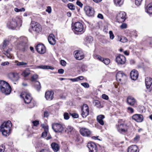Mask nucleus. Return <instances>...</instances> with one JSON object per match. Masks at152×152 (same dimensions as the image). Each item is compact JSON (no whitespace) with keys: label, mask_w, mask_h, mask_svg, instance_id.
<instances>
[{"label":"nucleus","mask_w":152,"mask_h":152,"mask_svg":"<svg viewBox=\"0 0 152 152\" xmlns=\"http://www.w3.org/2000/svg\"><path fill=\"white\" fill-rule=\"evenodd\" d=\"M12 124L10 121L4 122L0 126V131L2 135L5 137L8 136L10 133V131Z\"/></svg>","instance_id":"obj_1"},{"label":"nucleus","mask_w":152,"mask_h":152,"mask_svg":"<svg viewBox=\"0 0 152 152\" xmlns=\"http://www.w3.org/2000/svg\"><path fill=\"white\" fill-rule=\"evenodd\" d=\"M20 96L21 98L23 99L25 103H33V104L31 105V107H34L36 105V102L32 100V98L30 94L28 92H23L21 93Z\"/></svg>","instance_id":"obj_2"},{"label":"nucleus","mask_w":152,"mask_h":152,"mask_svg":"<svg viewBox=\"0 0 152 152\" xmlns=\"http://www.w3.org/2000/svg\"><path fill=\"white\" fill-rule=\"evenodd\" d=\"M0 91L6 95L9 94L11 91V88L8 83L3 80H0Z\"/></svg>","instance_id":"obj_3"},{"label":"nucleus","mask_w":152,"mask_h":152,"mask_svg":"<svg viewBox=\"0 0 152 152\" xmlns=\"http://www.w3.org/2000/svg\"><path fill=\"white\" fill-rule=\"evenodd\" d=\"M115 128L119 133L124 134L127 133L129 127L127 124L121 123V120H119L115 125Z\"/></svg>","instance_id":"obj_4"},{"label":"nucleus","mask_w":152,"mask_h":152,"mask_svg":"<svg viewBox=\"0 0 152 152\" xmlns=\"http://www.w3.org/2000/svg\"><path fill=\"white\" fill-rule=\"evenodd\" d=\"M20 50L25 51L27 48L28 46V39L26 37H21L20 38Z\"/></svg>","instance_id":"obj_5"},{"label":"nucleus","mask_w":152,"mask_h":152,"mask_svg":"<svg viewBox=\"0 0 152 152\" xmlns=\"http://www.w3.org/2000/svg\"><path fill=\"white\" fill-rule=\"evenodd\" d=\"M52 128L56 133H61L64 129V126L58 123H54L52 125Z\"/></svg>","instance_id":"obj_6"},{"label":"nucleus","mask_w":152,"mask_h":152,"mask_svg":"<svg viewBox=\"0 0 152 152\" xmlns=\"http://www.w3.org/2000/svg\"><path fill=\"white\" fill-rule=\"evenodd\" d=\"M31 28L36 33H38L42 30L41 26L37 22L31 21L30 24Z\"/></svg>","instance_id":"obj_7"},{"label":"nucleus","mask_w":152,"mask_h":152,"mask_svg":"<svg viewBox=\"0 0 152 152\" xmlns=\"http://www.w3.org/2000/svg\"><path fill=\"white\" fill-rule=\"evenodd\" d=\"M126 13L124 12H121L117 15L116 19L119 23H121L125 21L126 19Z\"/></svg>","instance_id":"obj_8"},{"label":"nucleus","mask_w":152,"mask_h":152,"mask_svg":"<svg viewBox=\"0 0 152 152\" xmlns=\"http://www.w3.org/2000/svg\"><path fill=\"white\" fill-rule=\"evenodd\" d=\"M115 60L118 64L123 65L125 63L126 58L124 55H119L116 57Z\"/></svg>","instance_id":"obj_9"},{"label":"nucleus","mask_w":152,"mask_h":152,"mask_svg":"<svg viewBox=\"0 0 152 152\" xmlns=\"http://www.w3.org/2000/svg\"><path fill=\"white\" fill-rule=\"evenodd\" d=\"M8 76L9 78L14 81H18L19 79L18 73L15 71L9 73Z\"/></svg>","instance_id":"obj_10"},{"label":"nucleus","mask_w":152,"mask_h":152,"mask_svg":"<svg viewBox=\"0 0 152 152\" xmlns=\"http://www.w3.org/2000/svg\"><path fill=\"white\" fill-rule=\"evenodd\" d=\"M146 86L147 90L150 92L152 89V79L151 77H147L145 79Z\"/></svg>","instance_id":"obj_11"},{"label":"nucleus","mask_w":152,"mask_h":152,"mask_svg":"<svg viewBox=\"0 0 152 152\" xmlns=\"http://www.w3.org/2000/svg\"><path fill=\"white\" fill-rule=\"evenodd\" d=\"M89 114V109L87 105L85 104L83 105L82 108L81 115L83 118H86Z\"/></svg>","instance_id":"obj_12"},{"label":"nucleus","mask_w":152,"mask_h":152,"mask_svg":"<svg viewBox=\"0 0 152 152\" xmlns=\"http://www.w3.org/2000/svg\"><path fill=\"white\" fill-rule=\"evenodd\" d=\"M18 24L16 20L15 19H12L11 21L8 22L7 24V26L9 28L12 29H14L17 26Z\"/></svg>","instance_id":"obj_13"},{"label":"nucleus","mask_w":152,"mask_h":152,"mask_svg":"<svg viewBox=\"0 0 152 152\" xmlns=\"http://www.w3.org/2000/svg\"><path fill=\"white\" fill-rule=\"evenodd\" d=\"M84 10L86 14L88 16H93L94 14V9L88 6L85 7Z\"/></svg>","instance_id":"obj_14"},{"label":"nucleus","mask_w":152,"mask_h":152,"mask_svg":"<svg viewBox=\"0 0 152 152\" xmlns=\"http://www.w3.org/2000/svg\"><path fill=\"white\" fill-rule=\"evenodd\" d=\"M37 51L40 54H44L46 52V48L42 44H38L36 47Z\"/></svg>","instance_id":"obj_15"},{"label":"nucleus","mask_w":152,"mask_h":152,"mask_svg":"<svg viewBox=\"0 0 152 152\" xmlns=\"http://www.w3.org/2000/svg\"><path fill=\"white\" fill-rule=\"evenodd\" d=\"M87 146L89 150V152H97V149L95 144L91 142L88 144Z\"/></svg>","instance_id":"obj_16"},{"label":"nucleus","mask_w":152,"mask_h":152,"mask_svg":"<svg viewBox=\"0 0 152 152\" xmlns=\"http://www.w3.org/2000/svg\"><path fill=\"white\" fill-rule=\"evenodd\" d=\"M74 28L76 31L78 32H82L83 29V25L79 22L75 23L74 25Z\"/></svg>","instance_id":"obj_17"},{"label":"nucleus","mask_w":152,"mask_h":152,"mask_svg":"<svg viewBox=\"0 0 152 152\" xmlns=\"http://www.w3.org/2000/svg\"><path fill=\"white\" fill-rule=\"evenodd\" d=\"M80 134L83 136L88 137L91 134L90 131L88 129L82 128L80 129Z\"/></svg>","instance_id":"obj_18"},{"label":"nucleus","mask_w":152,"mask_h":152,"mask_svg":"<svg viewBox=\"0 0 152 152\" xmlns=\"http://www.w3.org/2000/svg\"><path fill=\"white\" fill-rule=\"evenodd\" d=\"M126 77V75L121 71L118 72L116 75V79L118 81H121V80H123Z\"/></svg>","instance_id":"obj_19"},{"label":"nucleus","mask_w":152,"mask_h":152,"mask_svg":"<svg viewBox=\"0 0 152 152\" xmlns=\"http://www.w3.org/2000/svg\"><path fill=\"white\" fill-rule=\"evenodd\" d=\"M132 118L137 122H142L143 120V117L142 115L140 114H135L132 116Z\"/></svg>","instance_id":"obj_20"},{"label":"nucleus","mask_w":152,"mask_h":152,"mask_svg":"<svg viewBox=\"0 0 152 152\" xmlns=\"http://www.w3.org/2000/svg\"><path fill=\"white\" fill-rule=\"evenodd\" d=\"M74 54V56L77 60H80L84 58L83 54L77 50L75 51Z\"/></svg>","instance_id":"obj_21"},{"label":"nucleus","mask_w":152,"mask_h":152,"mask_svg":"<svg viewBox=\"0 0 152 152\" xmlns=\"http://www.w3.org/2000/svg\"><path fill=\"white\" fill-rule=\"evenodd\" d=\"M130 76L132 80H136L138 77V72L134 69L133 70L130 72Z\"/></svg>","instance_id":"obj_22"},{"label":"nucleus","mask_w":152,"mask_h":152,"mask_svg":"<svg viewBox=\"0 0 152 152\" xmlns=\"http://www.w3.org/2000/svg\"><path fill=\"white\" fill-rule=\"evenodd\" d=\"M53 92L52 91H48L46 92L45 97L47 100H51L53 98Z\"/></svg>","instance_id":"obj_23"},{"label":"nucleus","mask_w":152,"mask_h":152,"mask_svg":"<svg viewBox=\"0 0 152 152\" xmlns=\"http://www.w3.org/2000/svg\"><path fill=\"white\" fill-rule=\"evenodd\" d=\"M48 40L49 43L51 45H53L56 44L55 37L53 34H50L48 37Z\"/></svg>","instance_id":"obj_24"},{"label":"nucleus","mask_w":152,"mask_h":152,"mask_svg":"<svg viewBox=\"0 0 152 152\" xmlns=\"http://www.w3.org/2000/svg\"><path fill=\"white\" fill-rule=\"evenodd\" d=\"M127 103L131 106H134L136 102L135 99L132 96H129L127 99Z\"/></svg>","instance_id":"obj_25"},{"label":"nucleus","mask_w":152,"mask_h":152,"mask_svg":"<svg viewBox=\"0 0 152 152\" xmlns=\"http://www.w3.org/2000/svg\"><path fill=\"white\" fill-rule=\"evenodd\" d=\"M128 152H139V150L136 145H132L128 148Z\"/></svg>","instance_id":"obj_26"},{"label":"nucleus","mask_w":152,"mask_h":152,"mask_svg":"<svg viewBox=\"0 0 152 152\" xmlns=\"http://www.w3.org/2000/svg\"><path fill=\"white\" fill-rule=\"evenodd\" d=\"M52 148L54 152H57L59 151L60 149L59 145L55 142H53L51 145Z\"/></svg>","instance_id":"obj_27"},{"label":"nucleus","mask_w":152,"mask_h":152,"mask_svg":"<svg viewBox=\"0 0 152 152\" xmlns=\"http://www.w3.org/2000/svg\"><path fill=\"white\" fill-rule=\"evenodd\" d=\"M9 41L7 39H4L2 43L0 45L1 50H4L6 49L9 44Z\"/></svg>","instance_id":"obj_28"},{"label":"nucleus","mask_w":152,"mask_h":152,"mask_svg":"<svg viewBox=\"0 0 152 152\" xmlns=\"http://www.w3.org/2000/svg\"><path fill=\"white\" fill-rule=\"evenodd\" d=\"M104 118V116L102 115H99L97 117V120L98 122L101 125L104 124V122L103 119Z\"/></svg>","instance_id":"obj_29"},{"label":"nucleus","mask_w":152,"mask_h":152,"mask_svg":"<svg viewBox=\"0 0 152 152\" xmlns=\"http://www.w3.org/2000/svg\"><path fill=\"white\" fill-rule=\"evenodd\" d=\"M146 11L149 14H152V2L147 5L146 8Z\"/></svg>","instance_id":"obj_30"},{"label":"nucleus","mask_w":152,"mask_h":152,"mask_svg":"<svg viewBox=\"0 0 152 152\" xmlns=\"http://www.w3.org/2000/svg\"><path fill=\"white\" fill-rule=\"evenodd\" d=\"M31 74L30 70L28 69H26L24 70L21 74V75L25 77H27Z\"/></svg>","instance_id":"obj_31"},{"label":"nucleus","mask_w":152,"mask_h":152,"mask_svg":"<svg viewBox=\"0 0 152 152\" xmlns=\"http://www.w3.org/2000/svg\"><path fill=\"white\" fill-rule=\"evenodd\" d=\"M114 1L115 4L117 6H120L124 2L123 0H114Z\"/></svg>","instance_id":"obj_32"},{"label":"nucleus","mask_w":152,"mask_h":152,"mask_svg":"<svg viewBox=\"0 0 152 152\" xmlns=\"http://www.w3.org/2000/svg\"><path fill=\"white\" fill-rule=\"evenodd\" d=\"M11 50V49H9L4 52V54L8 58H12V56L9 53V51Z\"/></svg>","instance_id":"obj_33"},{"label":"nucleus","mask_w":152,"mask_h":152,"mask_svg":"<svg viewBox=\"0 0 152 152\" xmlns=\"http://www.w3.org/2000/svg\"><path fill=\"white\" fill-rule=\"evenodd\" d=\"M93 104L96 107L100 108L101 107V103L100 101L97 100H95L93 102Z\"/></svg>","instance_id":"obj_34"},{"label":"nucleus","mask_w":152,"mask_h":152,"mask_svg":"<svg viewBox=\"0 0 152 152\" xmlns=\"http://www.w3.org/2000/svg\"><path fill=\"white\" fill-rule=\"evenodd\" d=\"M118 40L119 41L123 43L126 42L127 41V38L124 37H118Z\"/></svg>","instance_id":"obj_35"},{"label":"nucleus","mask_w":152,"mask_h":152,"mask_svg":"<svg viewBox=\"0 0 152 152\" xmlns=\"http://www.w3.org/2000/svg\"><path fill=\"white\" fill-rule=\"evenodd\" d=\"M73 127L71 126H68L66 128L65 132L68 134L71 133L73 130Z\"/></svg>","instance_id":"obj_36"},{"label":"nucleus","mask_w":152,"mask_h":152,"mask_svg":"<svg viewBox=\"0 0 152 152\" xmlns=\"http://www.w3.org/2000/svg\"><path fill=\"white\" fill-rule=\"evenodd\" d=\"M35 87L36 89L38 91L40 90L41 88V86L39 82L37 81L36 82L35 84Z\"/></svg>","instance_id":"obj_37"},{"label":"nucleus","mask_w":152,"mask_h":152,"mask_svg":"<svg viewBox=\"0 0 152 152\" xmlns=\"http://www.w3.org/2000/svg\"><path fill=\"white\" fill-rule=\"evenodd\" d=\"M102 62L105 65H107L110 63V60L108 58H105V59L103 58Z\"/></svg>","instance_id":"obj_38"},{"label":"nucleus","mask_w":152,"mask_h":152,"mask_svg":"<svg viewBox=\"0 0 152 152\" xmlns=\"http://www.w3.org/2000/svg\"><path fill=\"white\" fill-rule=\"evenodd\" d=\"M68 7L72 10H74L75 9V5L72 3L68 4L67 5Z\"/></svg>","instance_id":"obj_39"},{"label":"nucleus","mask_w":152,"mask_h":152,"mask_svg":"<svg viewBox=\"0 0 152 152\" xmlns=\"http://www.w3.org/2000/svg\"><path fill=\"white\" fill-rule=\"evenodd\" d=\"M86 39L87 42L88 43H90L92 42L93 38L91 36L88 37H86Z\"/></svg>","instance_id":"obj_40"},{"label":"nucleus","mask_w":152,"mask_h":152,"mask_svg":"<svg viewBox=\"0 0 152 152\" xmlns=\"http://www.w3.org/2000/svg\"><path fill=\"white\" fill-rule=\"evenodd\" d=\"M38 75L37 74L33 75L31 77V80L32 81H34L37 79Z\"/></svg>","instance_id":"obj_41"},{"label":"nucleus","mask_w":152,"mask_h":152,"mask_svg":"<svg viewBox=\"0 0 152 152\" xmlns=\"http://www.w3.org/2000/svg\"><path fill=\"white\" fill-rule=\"evenodd\" d=\"M48 132V129H45V130H44V131L42 134V137H45L47 135V133Z\"/></svg>","instance_id":"obj_42"},{"label":"nucleus","mask_w":152,"mask_h":152,"mask_svg":"<svg viewBox=\"0 0 152 152\" xmlns=\"http://www.w3.org/2000/svg\"><path fill=\"white\" fill-rule=\"evenodd\" d=\"M94 57L96 59L99 60V61H102L103 58H102L99 55H94Z\"/></svg>","instance_id":"obj_43"},{"label":"nucleus","mask_w":152,"mask_h":152,"mask_svg":"<svg viewBox=\"0 0 152 152\" xmlns=\"http://www.w3.org/2000/svg\"><path fill=\"white\" fill-rule=\"evenodd\" d=\"M70 115L74 118H77L79 117L78 115L76 113H70Z\"/></svg>","instance_id":"obj_44"},{"label":"nucleus","mask_w":152,"mask_h":152,"mask_svg":"<svg viewBox=\"0 0 152 152\" xmlns=\"http://www.w3.org/2000/svg\"><path fill=\"white\" fill-rule=\"evenodd\" d=\"M64 118L65 120H68L69 118V114L67 113H64Z\"/></svg>","instance_id":"obj_45"},{"label":"nucleus","mask_w":152,"mask_h":152,"mask_svg":"<svg viewBox=\"0 0 152 152\" xmlns=\"http://www.w3.org/2000/svg\"><path fill=\"white\" fill-rule=\"evenodd\" d=\"M46 11L49 14L52 11V9L51 7L50 6L47 7V9L46 10Z\"/></svg>","instance_id":"obj_46"},{"label":"nucleus","mask_w":152,"mask_h":152,"mask_svg":"<svg viewBox=\"0 0 152 152\" xmlns=\"http://www.w3.org/2000/svg\"><path fill=\"white\" fill-rule=\"evenodd\" d=\"M81 85L85 88H88L89 87V84L87 83H82Z\"/></svg>","instance_id":"obj_47"},{"label":"nucleus","mask_w":152,"mask_h":152,"mask_svg":"<svg viewBox=\"0 0 152 152\" xmlns=\"http://www.w3.org/2000/svg\"><path fill=\"white\" fill-rule=\"evenodd\" d=\"M142 1L141 0H135V4L137 6H140L141 4Z\"/></svg>","instance_id":"obj_48"},{"label":"nucleus","mask_w":152,"mask_h":152,"mask_svg":"<svg viewBox=\"0 0 152 152\" xmlns=\"http://www.w3.org/2000/svg\"><path fill=\"white\" fill-rule=\"evenodd\" d=\"M81 69L83 72L87 70V66L86 65L83 64L81 66Z\"/></svg>","instance_id":"obj_49"},{"label":"nucleus","mask_w":152,"mask_h":152,"mask_svg":"<svg viewBox=\"0 0 152 152\" xmlns=\"http://www.w3.org/2000/svg\"><path fill=\"white\" fill-rule=\"evenodd\" d=\"M109 33L110 34V38L112 39H113L114 37V36L113 34L112 31H110L109 32Z\"/></svg>","instance_id":"obj_50"},{"label":"nucleus","mask_w":152,"mask_h":152,"mask_svg":"<svg viewBox=\"0 0 152 152\" xmlns=\"http://www.w3.org/2000/svg\"><path fill=\"white\" fill-rule=\"evenodd\" d=\"M5 149V147L4 145H2L0 146V152H4Z\"/></svg>","instance_id":"obj_51"},{"label":"nucleus","mask_w":152,"mask_h":152,"mask_svg":"<svg viewBox=\"0 0 152 152\" xmlns=\"http://www.w3.org/2000/svg\"><path fill=\"white\" fill-rule=\"evenodd\" d=\"M139 110H140V111L143 112L145 110L144 107L143 106H139L138 107Z\"/></svg>","instance_id":"obj_52"},{"label":"nucleus","mask_w":152,"mask_h":152,"mask_svg":"<svg viewBox=\"0 0 152 152\" xmlns=\"http://www.w3.org/2000/svg\"><path fill=\"white\" fill-rule=\"evenodd\" d=\"M33 126H37L39 124V121H33L32 122Z\"/></svg>","instance_id":"obj_53"},{"label":"nucleus","mask_w":152,"mask_h":152,"mask_svg":"<svg viewBox=\"0 0 152 152\" xmlns=\"http://www.w3.org/2000/svg\"><path fill=\"white\" fill-rule=\"evenodd\" d=\"M127 110L129 112L131 113H133L134 112L133 109L130 107H128Z\"/></svg>","instance_id":"obj_54"},{"label":"nucleus","mask_w":152,"mask_h":152,"mask_svg":"<svg viewBox=\"0 0 152 152\" xmlns=\"http://www.w3.org/2000/svg\"><path fill=\"white\" fill-rule=\"evenodd\" d=\"M60 64L62 66H65L66 65V62L64 60H61L60 61Z\"/></svg>","instance_id":"obj_55"},{"label":"nucleus","mask_w":152,"mask_h":152,"mask_svg":"<svg viewBox=\"0 0 152 152\" xmlns=\"http://www.w3.org/2000/svg\"><path fill=\"white\" fill-rule=\"evenodd\" d=\"M102 97L103 99H105L106 100H107L109 99V97L108 96L106 95V94H103L102 95Z\"/></svg>","instance_id":"obj_56"},{"label":"nucleus","mask_w":152,"mask_h":152,"mask_svg":"<svg viewBox=\"0 0 152 152\" xmlns=\"http://www.w3.org/2000/svg\"><path fill=\"white\" fill-rule=\"evenodd\" d=\"M9 64V63L8 61H6L4 62H2L1 63V65L2 66H5L6 65H8Z\"/></svg>","instance_id":"obj_57"},{"label":"nucleus","mask_w":152,"mask_h":152,"mask_svg":"<svg viewBox=\"0 0 152 152\" xmlns=\"http://www.w3.org/2000/svg\"><path fill=\"white\" fill-rule=\"evenodd\" d=\"M120 27L122 29L126 28L127 27V25L125 23H123L120 26Z\"/></svg>","instance_id":"obj_58"},{"label":"nucleus","mask_w":152,"mask_h":152,"mask_svg":"<svg viewBox=\"0 0 152 152\" xmlns=\"http://www.w3.org/2000/svg\"><path fill=\"white\" fill-rule=\"evenodd\" d=\"M77 81H78L79 80H83L84 79V77L83 76H79L77 77Z\"/></svg>","instance_id":"obj_59"},{"label":"nucleus","mask_w":152,"mask_h":152,"mask_svg":"<svg viewBox=\"0 0 152 152\" xmlns=\"http://www.w3.org/2000/svg\"><path fill=\"white\" fill-rule=\"evenodd\" d=\"M49 115V113L47 111H45L44 112V117H47Z\"/></svg>","instance_id":"obj_60"},{"label":"nucleus","mask_w":152,"mask_h":152,"mask_svg":"<svg viewBox=\"0 0 152 152\" xmlns=\"http://www.w3.org/2000/svg\"><path fill=\"white\" fill-rule=\"evenodd\" d=\"M39 67L42 69H48V68H49L48 66H40Z\"/></svg>","instance_id":"obj_61"},{"label":"nucleus","mask_w":152,"mask_h":152,"mask_svg":"<svg viewBox=\"0 0 152 152\" xmlns=\"http://www.w3.org/2000/svg\"><path fill=\"white\" fill-rule=\"evenodd\" d=\"M64 72V70L63 69H59L58 70V73L59 74H62Z\"/></svg>","instance_id":"obj_62"},{"label":"nucleus","mask_w":152,"mask_h":152,"mask_svg":"<svg viewBox=\"0 0 152 152\" xmlns=\"http://www.w3.org/2000/svg\"><path fill=\"white\" fill-rule=\"evenodd\" d=\"M41 126L42 128L44 129V130H45L46 129H48V126H46L44 124H41Z\"/></svg>","instance_id":"obj_63"},{"label":"nucleus","mask_w":152,"mask_h":152,"mask_svg":"<svg viewBox=\"0 0 152 152\" xmlns=\"http://www.w3.org/2000/svg\"><path fill=\"white\" fill-rule=\"evenodd\" d=\"M77 4L81 7H82L83 6V4L80 1H77L76 2Z\"/></svg>","instance_id":"obj_64"}]
</instances>
